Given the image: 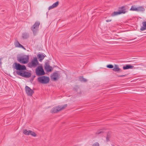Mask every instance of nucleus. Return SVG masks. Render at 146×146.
<instances>
[{
	"label": "nucleus",
	"mask_w": 146,
	"mask_h": 146,
	"mask_svg": "<svg viewBox=\"0 0 146 146\" xmlns=\"http://www.w3.org/2000/svg\"><path fill=\"white\" fill-rule=\"evenodd\" d=\"M13 67L14 69L17 70V71H21L26 70V67L25 65H21L16 62H15L13 64Z\"/></svg>",
	"instance_id": "1"
},
{
	"label": "nucleus",
	"mask_w": 146,
	"mask_h": 146,
	"mask_svg": "<svg viewBox=\"0 0 146 146\" xmlns=\"http://www.w3.org/2000/svg\"><path fill=\"white\" fill-rule=\"evenodd\" d=\"M67 106V104H65L64 105L61 106H58L54 107L51 109L50 111L52 113H56L63 110L65 108H66Z\"/></svg>",
	"instance_id": "2"
},
{
	"label": "nucleus",
	"mask_w": 146,
	"mask_h": 146,
	"mask_svg": "<svg viewBox=\"0 0 146 146\" xmlns=\"http://www.w3.org/2000/svg\"><path fill=\"white\" fill-rule=\"evenodd\" d=\"M38 80L40 83L46 84L49 82V78L48 77L43 76L38 77Z\"/></svg>",
	"instance_id": "3"
},
{
	"label": "nucleus",
	"mask_w": 146,
	"mask_h": 146,
	"mask_svg": "<svg viewBox=\"0 0 146 146\" xmlns=\"http://www.w3.org/2000/svg\"><path fill=\"white\" fill-rule=\"evenodd\" d=\"M29 55H24L19 58L18 61L21 63L26 64L29 62Z\"/></svg>",
	"instance_id": "4"
},
{
	"label": "nucleus",
	"mask_w": 146,
	"mask_h": 146,
	"mask_svg": "<svg viewBox=\"0 0 146 146\" xmlns=\"http://www.w3.org/2000/svg\"><path fill=\"white\" fill-rule=\"evenodd\" d=\"M16 73L18 75L25 78H29L31 75V74L30 72L25 71L24 70L21 71H17Z\"/></svg>",
	"instance_id": "5"
},
{
	"label": "nucleus",
	"mask_w": 146,
	"mask_h": 146,
	"mask_svg": "<svg viewBox=\"0 0 146 146\" xmlns=\"http://www.w3.org/2000/svg\"><path fill=\"white\" fill-rule=\"evenodd\" d=\"M39 64L38 62L36 57H35L33 58L31 62H29L28 64V65L29 67L32 68V67H36Z\"/></svg>",
	"instance_id": "6"
},
{
	"label": "nucleus",
	"mask_w": 146,
	"mask_h": 146,
	"mask_svg": "<svg viewBox=\"0 0 146 146\" xmlns=\"http://www.w3.org/2000/svg\"><path fill=\"white\" fill-rule=\"evenodd\" d=\"M35 72L37 76H40L44 74L45 73L41 66H38L36 68Z\"/></svg>",
	"instance_id": "7"
},
{
	"label": "nucleus",
	"mask_w": 146,
	"mask_h": 146,
	"mask_svg": "<svg viewBox=\"0 0 146 146\" xmlns=\"http://www.w3.org/2000/svg\"><path fill=\"white\" fill-rule=\"evenodd\" d=\"M40 24V22H39L38 21H36L31 27V30L34 34H35L38 31Z\"/></svg>",
	"instance_id": "8"
},
{
	"label": "nucleus",
	"mask_w": 146,
	"mask_h": 146,
	"mask_svg": "<svg viewBox=\"0 0 146 146\" xmlns=\"http://www.w3.org/2000/svg\"><path fill=\"white\" fill-rule=\"evenodd\" d=\"M23 131V133L26 135H30L34 137H36L37 135L35 132L31 130L27 131L26 129H24Z\"/></svg>",
	"instance_id": "9"
},
{
	"label": "nucleus",
	"mask_w": 146,
	"mask_h": 146,
	"mask_svg": "<svg viewBox=\"0 0 146 146\" xmlns=\"http://www.w3.org/2000/svg\"><path fill=\"white\" fill-rule=\"evenodd\" d=\"M25 88L27 94L29 96H31L34 92L33 91L27 86H26Z\"/></svg>",
	"instance_id": "10"
},
{
	"label": "nucleus",
	"mask_w": 146,
	"mask_h": 146,
	"mask_svg": "<svg viewBox=\"0 0 146 146\" xmlns=\"http://www.w3.org/2000/svg\"><path fill=\"white\" fill-rule=\"evenodd\" d=\"M60 76V74H59L57 72H55L53 73L51 76V78L54 81H55L59 78Z\"/></svg>",
	"instance_id": "11"
},
{
	"label": "nucleus",
	"mask_w": 146,
	"mask_h": 146,
	"mask_svg": "<svg viewBox=\"0 0 146 146\" xmlns=\"http://www.w3.org/2000/svg\"><path fill=\"white\" fill-rule=\"evenodd\" d=\"M46 56V55L44 54H38L37 55V57L40 62H41Z\"/></svg>",
	"instance_id": "12"
},
{
	"label": "nucleus",
	"mask_w": 146,
	"mask_h": 146,
	"mask_svg": "<svg viewBox=\"0 0 146 146\" xmlns=\"http://www.w3.org/2000/svg\"><path fill=\"white\" fill-rule=\"evenodd\" d=\"M45 70L48 72H51L52 70V67L48 64H46L45 66Z\"/></svg>",
	"instance_id": "13"
},
{
	"label": "nucleus",
	"mask_w": 146,
	"mask_h": 146,
	"mask_svg": "<svg viewBox=\"0 0 146 146\" xmlns=\"http://www.w3.org/2000/svg\"><path fill=\"white\" fill-rule=\"evenodd\" d=\"M58 4L59 2L58 1H57L55 3H54L51 6L49 7H48V10H49L54 8L58 6Z\"/></svg>",
	"instance_id": "14"
},
{
	"label": "nucleus",
	"mask_w": 146,
	"mask_h": 146,
	"mask_svg": "<svg viewBox=\"0 0 146 146\" xmlns=\"http://www.w3.org/2000/svg\"><path fill=\"white\" fill-rule=\"evenodd\" d=\"M15 45L16 47L22 48L24 50H25V48L24 47V46L20 44L18 41H16L15 43Z\"/></svg>",
	"instance_id": "15"
},
{
	"label": "nucleus",
	"mask_w": 146,
	"mask_h": 146,
	"mask_svg": "<svg viewBox=\"0 0 146 146\" xmlns=\"http://www.w3.org/2000/svg\"><path fill=\"white\" fill-rule=\"evenodd\" d=\"M113 70L115 72H121V70L119 68L118 66L117 65H115L114 68Z\"/></svg>",
	"instance_id": "16"
},
{
	"label": "nucleus",
	"mask_w": 146,
	"mask_h": 146,
	"mask_svg": "<svg viewBox=\"0 0 146 146\" xmlns=\"http://www.w3.org/2000/svg\"><path fill=\"white\" fill-rule=\"evenodd\" d=\"M134 68V66L131 65L129 64H127L125 66H124L123 67V69L124 70L127 69H133Z\"/></svg>",
	"instance_id": "17"
},
{
	"label": "nucleus",
	"mask_w": 146,
	"mask_h": 146,
	"mask_svg": "<svg viewBox=\"0 0 146 146\" xmlns=\"http://www.w3.org/2000/svg\"><path fill=\"white\" fill-rule=\"evenodd\" d=\"M145 10V9L143 6H139L137 7V11L141 12Z\"/></svg>",
	"instance_id": "18"
},
{
	"label": "nucleus",
	"mask_w": 146,
	"mask_h": 146,
	"mask_svg": "<svg viewBox=\"0 0 146 146\" xmlns=\"http://www.w3.org/2000/svg\"><path fill=\"white\" fill-rule=\"evenodd\" d=\"M143 26L141 27L140 30L141 31H144L146 29V21L143 22L142 23Z\"/></svg>",
	"instance_id": "19"
},
{
	"label": "nucleus",
	"mask_w": 146,
	"mask_h": 146,
	"mask_svg": "<svg viewBox=\"0 0 146 146\" xmlns=\"http://www.w3.org/2000/svg\"><path fill=\"white\" fill-rule=\"evenodd\" d=\"M111 135L110 133H108L107 134L106 137V141L108 142L110 141Z\"/></svg>",
	"instance_id": "20"
},
{
	"label": "nucleus",
	"mask_w": 146,
	"mask_h": 146,
	"mask_svg": "<svg viewBox=\"0 0 146 146\" xmlns=\"http://www.w3.org/2000/svg\"><path fill=\"white\" fill-rule=\"evenodd\" d=\"M125 7H121V9H119L118 11L119 12H122L123 13H122L124 14L126 12V11H125Z\"/></svg>",
	"instance_id": "21"
},
{
	"label": "nucleus",
	"mask_w": 146,
	"mask_h": 146,
	"mask_svg": "<svg viewBox=\"0 0 146 146\" xmlns=\"http://www.w3.org/2000/svg\"><path fill=\"white\" fill-rule=\"evenodd\" d=\"M123 13L122 12H119V11L118 12H114L111 15V16H114L115 15H118L121 14V13Z\"/></svg>",
	"instance_id": "22"
},
{
	"label": "nucleus",
	"mask_w": 146,
	"mask_h": 146,
	"mask_svg": "<svg viewBox=\"0 0 146 146\" xmlns=\"http://www.w3.org/2000/svg\"><path fill=\"white\" fill-rule=\"evenodd\" d=\"M137 7L135 5H133L131 7L130 10L137 11Z\"/></svg>",
	"instance_id": "23"
},
{
	"label": "nucleus",
	"mask_w": 146,
	"mask_h": 146,
	"mask_svg": "<svg viewBox=\"0 0 146 146\" xmlns=\"http://www.w3.org/2000/svg\"><path fill=\"white\" fill-rule=\"evenodd\" d=\"M80 80L81 81H82L84 82H85L87 81V80H86L85 78H84L83 77H80L79 78Z\"/></svg>",
	"instance_id": "24"
},
{
	"label": "nucleus",
	"mask_w": 146,
	"mask_h": 146,
	"mask_svg": "<svg viewBox=\"0 0 146 146\" xmlns=\"http://www.w3.org/2000/svg\"><path fill=\"white\" fill-rule=\"evenodd\" d=\"M92 146H100V144L98 142H96L93 143Z\"/></svg>",
	"instance_id": "25"
},
{
	"label": "nucleus",
	"mask_w": 146,
	"mask_h": 146,
	"mask_svg": "<svg viewBox=\"0 0 146 146\" xmlns=\"http://www.w3.org/2000/svg\"><path fill=\"white\" fill-rule=\"evenodd\" d=\"M107 67L108 68H113V66L111 64H109L107 66Z\"/></svg>",
	"instance_id": "26"
},
{
	"label": "nucleus",
	"mask_w": 146,
	"mask_h": 146,
	"mask_svg": "<svg viewBox=\"0 0 146 146\" xmlns=\"http://www.w3.org/2000/svg\"><path fill=\"white\" fill-rule=\"evenodd\" d=\"M3 58H0V66H1V64H2V62H1V60H2Z\"/></svg>",
	"instance_id": "27"
},
{
	"label": "nucleus",
	"mask_w": 146,
	"mask_h": 146,
	"mask_svg": "<svg viewBox=\"0 0 146 146\" xmlns=\"http://www.w3.org/2000/svg\"><path fill=\"white\" fill-rule=\"evenodd\" d=\"M111 21V20H106V21L107 22H110Z\"/></svg>",
	"instance_id": "28"
},
{
	"label": "nucleus",
	"mask_w": 146,
	"mask_h": 146,
	"mask_svg": "<svg viewBox=\"0 0 146 146\" xmlns=\"http://www.w3.org/2000/svg\"><path fill=\"white\" fill-rule=\"evenodd\" d=\"M125 75H119L118 76V77H123V76H125Z\"/></svg>",
	"instance_id": "29"
},
{
	"label": "nucleus",
	"mask_w": 146,
	"mask_h": 146,
	"mask_svg": "<svg viewBox=\"0 0 146 146\" xmlns=\"http://www.w3.org/2000/svg\"><path fill=\"white\" fill-rule=\"evenodd\" d=\"M100 133H101L100 132V133L98 132V134H100Z\"/></svg>",
	"instance_id": "30"
}]
</instances>
